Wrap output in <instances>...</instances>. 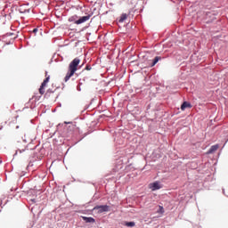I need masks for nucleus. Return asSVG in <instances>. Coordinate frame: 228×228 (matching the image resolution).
Listing matches in <instances>:
<instances>
[{
  "label": "nucleus",
  "instance_id": "f257e3e1",
  "mask_svg": "<svg viewBox=\"0 0 228 228\" xmlns=\"http://www.w3.org/2000/svg\"><path fill=\"white\" fill-rule=\"evenodd\" d=\"M79 63H81V60L79 58H75L69 65V71L66 74V77H64L65 83L69 81V79L71 78L74 74H76V71L77 70V67L79 66Z\"/></svg>",
  "mask_w": 228,
  "mask_h": 228
},
{
  "label": "nucleus",
  "instance_id": "f03ea898",
  "mask_svg": "<svg viewBox=\"0 0 228 228\" xmlns=\"http://www.w3.org/2000/svg\"><path fill=\"white\" fill-rule=\"evenodd\" d=\"M29 141L23 139L22 141L18 142L17 144V151L15 154H22V152H25L26 150L28 149V143Z\"/></svg>",
  "mask_w": 228,
  "mask_h": 228
},
{
  "label": "nucleus",
  "instance_id": "7ed1b4c3",
  "mask_svg": "<svg viewBox=\"0 0 228 228\" xmlns=\"http://www.w3.org/2000/svg\"><path fill=\"white\" fill-rule=\"evenodd\" d=\"M49 79H51V76L47 74V71H45V79L43 81L39 87V94L40 95H44L45 94V86H47V84L49 83Z\"/></svg>",
  "mask_w": 228,
  "mask_h": 228
},
{
  "label": "nucleus",
  "instance_id": "20e7f679",
  "mask_svg": "<svg viewBox=\"0 0 228 228\" xmlns=\"http://www.w3.org/2000/svg\"><path fill=\"white\" fill-rule=\"evenodd\" d=\"M94 211H98V213H108L110 211V206L108 205H102V206H95L94 208Z\"/></svg>",
  "mask_w": 228,
  "mask_h": 228
},
{
  "label": "nucleus",
  "instance_id": "39448f33",
  "mask_svg": "<svg viewBox=\"0 0 228 228\" xmlns=\"http://www.w3.org/2000/svg\"><path fill=\"white\" fill-rule=\"evenodd\" d=\"M90 17L91 15H87V16H83L80 19L75 20V24H83L84 22H86L87 20H90Z\"/></svg>",
  "mask_w": 228,
  "mask_h": 228
},
{
  "label": "nucleus",
  "instance_id": "423d86ee",
  "mask_svg": "<svg viewBox=\"0 0 228 228\" xmlns=\"http://www.w3.org/2000/svg\"><path fill=\"white\" fill-rule=\"evenodd\" d=\"M150 188L152 191H155V190H161V183H159V182H154L150 184Z\"/></svg>",
  "mask_w": 228,
  "mask_h": 228
},
{
  "label": "nucleus",
  "instance_id": "0eeeda50",
  "mask_svg": "<svg viewBox=\"0 0 228 228\" xmlns=\"http://www.w3.org/2000/svg\"><path fill=\"white\" fill-rule=\"evenodd\" d=\"M81 218L86 224H95V219L94 217L81 216Z\"/></svg>",
  "mask_w": 228,
  "mask_h": 228
},
{
  "label": "nucleus",
  "instance_id": "6e6552de",
  "mask_svg": "<svg viewBox=\"0 0 228 228\" xmlns=\"http://www.w3.org/2000/svg\"><path fill=\"white\" fill-rule=\"evenodd\" d=\"M186 108H191V104L188 102H184L182 105H181V110L183 111H184L186 110Z\"/></svg>",
  "mask_w": 228,
  "mask_h": 228
},
{
  "label": "nucleus",
  "instance_id": "1a4fd4ad",
  "mask_svg": "<svg viewBox=\"0 0 228 228\" xmlns=\"http://www.w3.org/2000/svg\"><path fill=\"white\" fill-rule=\"evenodd\" d=\"M218 144L211 146V148L208 150V154H213V152H216V151H218Z\"/></svg>",
  "mask_w": 228,
  "mask_h": 228
},
{
  "label": "nucleus",
  "instance_id": "9d476101",
  "mask_svg": "<svg viewBox=\"0 0 228 228\" xmlns=\"http://www.w3.org/2000/svg\"><path fill=\"white\" fill-rule=\"evenodd\" d=\"M159 60H161L160 57H155L152 63H151V67H154V65H156V63H158V61H159Z\"/></svg>",
  "mask_w": 228,
  "mask_h": 228
},
{
  "label": "nucleus",
  "instance_id": "9b49d317",
  "mask_svg": "<svg viewBox=\"0 0 228 228\" xmlns=\"http://www.w3.org/2000/svg\"><path fill=\"white\" fill-rule=\"evenodd\" d=\"M126 19H127V14H122L119 19V22H124V20H126Z\"/></svg>",
  "mask_w": 228,
  "mask_h": 228
},
{
  "label": "nucleus",
  "instance_id": "f8f14e48",
  "mask_svg": "<svg viewBox=\"0 0 228 228\" xmlns=\"http://www.w3.org/2000/svg\"><path fill=\"white\" fill-rule=\"evenodd\" d=\"M157 213H160L161 215H163L165 213V208H163L162 206H159Z\"/></svg>",
  "mask_w": 228,
  "mask_h": 228
},
{
  "label": "nucleus",
  "instance_id": "ddd939ff",
  "mask_svg": "<svg viewBox=\"0 0 228 228\" xmlns=\"http://www.w3.org/2000/svg\"><path fill=\"white\" fill-rule=\"evenodd\" d=\"M126 227H134L135 224L134 222H126Z\"/></svg>",
  "mask_w": 228,
  "mask_h": 228
},
{
  "label": "nucleus",
  "instance_id": "4468645a",
  "mask_svg": "<svg viewBox=\"0 0 228 228\" xmlns=\"http://www.w3.org/2000/svg\"><path fill=\"white\" fill-rule=\"evenodd\" d=\"M76 19H77V16H72L69 19V22H74V20H76Z\"/></svg>",
  "mask_w": 228,
  "mask_h": 228
},
{
  "label": "nucleus",
  "instance_id": "2eb2a0df",
  "mask_svg": "<svg viewBox=\"0 0 228 228\" xmlns=\"http://www.w3.org/2000/svg\"><path fill=\"white\" fill-rule=\"evenodd\" d=\"M86 70H92V66L87 65V66L86 67Z\"/></svg>",
  "mask_w": 228,
  "mask_h": 228
},
{
  "label": "nucleus",
  "instance_id": "dca6fc26",
  "mask_svg": "<svg viewBox=\"0 0 228 228\" xmlns=\"http://www.w3.org/2000/svg\"><path fill=\"white\" fill-rule=\"evenodd\" d=\"M38 31V28H34L33 33H37Z\"/></svg>",
  "mask_w": 228,
  "mask_h": 228
},
{
  "label": "nucleus",
  "instance_id": "f3484780",
  "mask_svg": "<svg viewBox=\"0 0 228 228\" xmlns=\"http://www.w3.org/2000/svg\"><path fill=\"white\" fill-rule=\"evenodd\" d=\"M51 92L48 90L45 94V95L49 94Z\"/></svg>",
  "mask_w": 228,
  "mask_h": 228
},
{
  "label": "nucleus",
  "instance_id": "a211bd4d",
  "mask_svg": "<svg viewBox=\"0 0 228 228\" xmlns=\"http://www.w3.org/2000/svg\"><path fill=\"white\" fill-rule=\"evenodd\" d=\"M1 163H3V160H2V159H0V165H1Z\"/></svg>",
  "mask_w": 228,
  "mask_h": 228
}]
</instances>
